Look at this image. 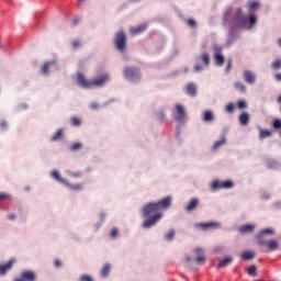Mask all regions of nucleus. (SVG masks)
I'll list each match as a JSON object with an SVG mask.
<instances>
[{
	"label": "nucleus",
	"mask_w": 281,
	"mask_h": 281,
	"mask_svg": "<svg viewBox=\"0 0 281 281\" xmlns=\"http://www.w3.org/2000/svg\"><path fill=\"white\" fill-rule=\"evenodd\" d=\"M171 203L172 198L168 195L162 200H158L157 202L145 204L144 209H142V216L147 220L144 222V224H142V226H144L146 229L154 227L162 217L160 211L169 209Z\"/></svg>",
	"instance_id": "f257e3e1"
},
{
	"label": "nucleus",
	"mask_w": 281,
	"mask_h": 281,
	"mask_svg": "<svg viewBox=\"0 0 281 281\" xmlns=\"http://www.w3.org/2000/svg\"><path fill=\"white\" fill-rule=\"evenodd\" d=\"M235 20H236L237 24L240 25V26H246V24H249V30L254 25L257 24V16H255V15L245 16L243 14V11H241L240 8L236 9Z\"/></svg>",
	"instance_id": "f03ea898"
},
{
	"label": "nucleus",
	"mask_w": 281,
	"mask_h": 281,
	"mask_svg": "<svg viewBox=\"0 0 281 281\" xmlns=\"http://www.w3.org/2000/svg\"><path fill=\"white\" fill-rule=\"evenodd\" d=\"M113 43L119 52L124 53L126 50L127 36L124 30L117 31L115 37L113 38Z\"/></svg>",
	"instance_id": "7ed1b4c3"
},
{
	"label": "nucleus",
	"mask_w": 281,
	"mask_h": 281,
	"mask_svg": "<svg viewBox=\"0 0 281 281\" xmlns=\"http://www.w3.org/2000/svg\"><path fill=\"white\" fill-rule=\"evenodd\" d=\"M124 77L132 82H137L140 78L138 68L137 67L124 68Z\"/></svg>",
	"instance_id": "20e7f679"
},
{
	"label": "nucleus",
	"mask_w": 281,
	"mask_h": 281,
	"mask_svg": "<svg viewBox=\"0 0 281 281\" xmlns=\"http://www.w3.org/2000/svg\"><path fill=\"white\" fill-rule=\"evenodd\" d=\"M186 109L181 103L175 105V121L183 123L186 121Z\"/></svg>",
	"instance_id": "39448f33"
},
{
	"label": "nucleus",
	"mask_w": 281,
	"mask_h": 281,
	"mask_svg": "<svg viewBox=\"0 0 281 281\" xmlns=\"http://www.w3.org/2000/svg\"><path fill=\"white\" fill-rule=\"evenodd\" d=\"M234 182L233 181H213L212 182V190H221V189H233Z\"/></svg>",
	"instance_id": "423d86ee"
},
{
	"label": "nucleus",
	"mask_w": 281,
	"mask_h": 281,
	"mask_svg": "<svg viewBox=\"0 0 281 281\" xmlns=\"http://www.w3.org/2000/svg\"><path fill=\"white\" fill-rule=\"evenodd\" d=\"M77 83L82 89H91L92 88V81H88L86 76L82 72L77 74Z\"/></svg>",
	"instance_id": "0eeeda50"
},
{
	"label": "nucleus",
	"mask_w": 281,
	"mask_h": 281,
	"mask_svg": "<svg viewBox=\"0 0 281 281\" xmlns=\"http://www.w3.org/2000/svg\"><path fill=\"white\" fill-rule=\"evenodd\" d=\"M259 245L267 246V251H274L279 249V241L271 240V241H265L263 239H259Z\"/></svg>",
	"instance_id": "6e6552de"
},
{
	"label": "nucleus",
	"mask_w": 281,
	"mask_h": 281,
	"mask_svg": "<svg viewBox=\"0 0 281 281\" xmlns=\"http://www.w3.org/2000/svg\"><path fill=\"white\" fill-rule=\"evenodd\" d=\"M193 254H195V262L199 265H203L206 261V258L204 256V250L202 248H195L193 249Z\"/></svg>",
	"instance_id": "1a4fd4ad"
},
{
	"label": "nucleus",
	"mask_w": 281,
	"mask_h": 281,
	"mask_svg": "<svg viewBox=\"0 0 281 281\" xmlns=\"http://www.w3.org/2000/svg\"><path fill=\"white\" fill-rule=\"evenodd\" d=\"M147 29H148V24L142 23L139 26L130 27V34H132L133 36L137 34H143Z\"/></svg>",
	"instance_id": "9d476101"
},
{
	"label": "nucleus",
	"mask_w": 281,
	"mask_h": 281,
	"mask_svg": "<svg viewBox=\"0 0 281 281\" xmlns=\"http://www.w3.org/2000/svg\"><path fill=\"white\" fill-rule=\"evenodd\" d=\"M109 80V75H103L92 80V87H103Z\"/></svg>",
	"instance_id": "9b49d317"
},
{
	"label": "nucleus",
	"mask_w": 281,
	"mask_h": 281,
	"mask_svg": "<svg viewBox=\"0 0 281 281\" xmlns=\"http://www.w3.org/2000/svg\"><path fill=\"white\" fill-rule=\"evenodd\" d=\"M15 260L14 259H10L8 261V263L4 265H0V276H5L9 271H11V269L13 268Z\"/></svg>",
	"instance_id": "f8f14e48"
},
{
	"label": "nucleus",
	"mask_w": 281,
	"mask_h": 281,
	"mask_svg": "<svg viewBox=\"0 0 281 281\" xmlns=\"http://www.w3.org/2000/svg\"><path fill=\"white\" fill-rule=\"evenodd\" d=\"M214 60L217 66L224 65V56L222 55V47H215Z\"/></svg>",
	"instance_id": "ddd939ff"
},
{
	"label": "nucleus",
	"mask_w": 281,
	"mask_h": 281,
	"mask_svg": "<svg viewBox=\"0 0 281 281\" xmlns=\"http://www.w3.org/2000/svg\"><path fill=\"white\" fill-rule=\"evenodd\" d=\"M19 281H36V274L34 271L26 270L21 273V279Z\"/></svg>",
	"instance_id": "4468645a"
},
{
	"label": "nucleus",
	"mask_w": 281,
	"mask_h": 281,
	"mask_svg": "<svg viewBox=\"0 0 281 281\" xmlns=\"http://www.w3.org/2000/svg\"><path fill=\"white\" fill-rule=\"evenodd\" d=\"M244 80L248 85H254L256 83V75L252 71L244 70Z\"/></svg>",
	"instance_id": "2eb2a0df"
},
{
	"label": "nucleus",
	"mask_w": 281,
	"mask_h": 281,
	"mask_svg": "<svg viewBox=\"0 0 281 281\" xmlns=\"http://www.w3.org/2000/svg\"><path fill=\"white\" fill-rule=\"evenodd\" d=\"M199 203H200V200L196 198H193L192 200H190L189 204H187L186 211L189 213L193 212L199 206Z\"/></svg>",
	"instance_id": "dca6fc26"
},
{
	"label": "nucleus",
	"mask_w": 281,
	"mask_h": 281,
	"mask_svg": "<svg viewBox=\"0 0 281 281\" xmlns=\"http://www.w3.org/2000/svg\"><path fill=\"white\" fill-rule=\"evenodd\" d=\"M52 66H56V61H47L44 63L42 68H40V71L42 72L43 76H48V70L50 69Z\"/></svg>",
	"instance_id": "f3484780"
},
{
	"label": "nucleus",
	"mask_w": 281,
	"mask_h": 281,
	"mask_svg": "<svg viewBox=\"0 0 281 281\" xmlns=\"http://www.w3.org/2000/svg\"><path fill=\"white\" fill-rule=\"evenodd\" d=\"M238 122L241 126H247L250 122V114L249 113H241L240 116H238Z\"/></svg>",
	"instance_id": "a211bd4d"
},
{
	"label": "nucleus",
	"mask_w": 281,
	"mask_h": 281,
	"mask_svg": "<svg viewBox=\"0 0 281 281\" xmlns=\"http://www.w3.org/2000/svg\"><path fill=\"white\" fill-rule=\"evenodd\" d=\"M220 224L217 223H200V224H195V227L198 228H202L203 231L210 229V228H214V227H218Z\"/></svg>",
	"instance_id": "6ab92c4d"
},
{
	"label": "nucleus",
	"mask_w": 281,
	"mask_h": 281,
	"mask_svg": "<svg viewBox=\"0 0 281 281\" xmlns=\"http://www.w3.org/2000/svg\"><path fill=\"white\" fill-rule=\"evenodd\" d=\"M231 263H233V257H225L223 260H220L217 268H227Z\"/></svg>",
	"instance_id": "aec40b11"
},
{
	"label": "nucleus",
	"mask_w": 281,
	"mask_h": 281,
	"mask_svg": "<svg viewBox=\"0 0 281 281\" xmlns=\"http://www.w3.org/2000/svg\"><path fill=\"white\" fill-rule=\"evenodd\" d=\"M187 94H189L191 98H194L196 95V86L193 83H189L186 87Z\"/></svg>",
	"instance_id": "412c9836"
},
{
	"label": "nucleus",
	"mask_w": 281,
	"mask_h": 281,
	"mask_svg": "<svg viewBox=\"0 0 281 281\" xmlns=\"http://www.w3.org/2000/svg\"><path fill=\"white\" fill-rule=\"evenodd\" d=\"M64 186H66L67 189L71 191H81L82 190V183L71 184L70 182H65Z\"/></svg>",
	"instance_id": "4be33fe9"
},
{
	"label": "nucleus",
	"mask_w": 281,
	"mask_h": 281,
	"mask_svg": "<svg viewBox=\"0 0 281 281\" xmlns=\"http://www.w3.org/2000/svg\"><path fill=\"white\" fill-rule=\"evenodd\" d=\"M202 120L206 123L214 121V113L212 111H204Z\"/></svg>",
	"instance_id": "5701e85b"
},
{
	"label": "nucleus",
	"mask_w": 281,
	"mask_h": 281,
	"mask_svg": "<svg viewBox=\"0 0 281 281\" xmlns=\"http://www.w3.org/2000/svg\"><path fill=\"white\" fill-rule=\"evenodd\" d=\"M273 234H274V231L272 228L262 229L259 233L258 240H262L263 236H266V235H273Z\"/></svg>",
	"instance_id": "b1692460"
},
{
	"label": "nucleus",
	"mask_w": 281,
	"mask_h": 281,
	"mask_svg": "<svg viewBox=\"0 0 281 281\" xmlns=\"http://www.w3.org/2000/svg\"><path fill=\"white\" fill-rule=\"evenodd\" d=\"M50 177H53L55 180H57L59 183L64 184L67 182V180H65L64 178L60 177L58 171H53L50 172Z\"/></svg>",
	"instance_id": "393cba45"
},
{
	"label": "nucleus",
	"mask_w": 281,
	"mask_h": 281,
	"mask_svg": "<svg viewBox=\"0 0 281 281\" xmlns=\"http://www.w3.org/2000/svg\"><path fill=\"white\" fill-rule=\"evenodd\" d=\"M255 229V226L252 224H247V225H243L240 228H239V232L240 233H252Z\"/></svg>",
	"instance_id": "a878e982"
},
{
	"label": "nucleus",
	"mask_w": 281,
	"mask_h": 281,
	"mask_svg": "<svg viewBox=\"0 0 281 281\" xmlns=\"http://www.w3.org/2000/svg\"><path fill=\"white\" fill-rule=\"evenodd\" d=\"M64 137V131L63 130H58V132H56L54 134V136H50V142H57L59 139H63Z\"/></svg>",
	"instance_id": "bb28decb"
},
{
	"label": "nucleus",
	"mask_w": 281,
	"mask_h": 281,
	"mask_svg": "<svg viewBox=\"0 0 281 281\" xmlns=\"http://www.w3.org/2000/svg\"><path fill=\"white\" fill-rule=\"evenodd\" d=\"M255 257H256V254H254V251H250V250L244 251V252L241 254V259H244V260H251V259H254Z\"/></svg>",
	"instance_id": "cd10ccee"
},
{
	"label": "nucleus",
	"mask_w": 281,
	"mask_h": 281,
	"mask_svg": "<svg viewBox=\"0 0 281 281\" xmlns=\"http://www.w3.org/2000/svg\"><path fill=\"white\" fill-rule=\"evenodd\" d=\"M201 60H202V63H203L204 66H210V64H211L210 54L203 53V54L201 55Z\"/></svg>",
	"instance_id": "c85d7f7f"
},
{
	"label": "nucleus",
	"mask_w": 281,
	"mask_h": 281,
	"mask_svg": "<svg viewBox=\"0 0 281 281\" xmlns=\"http://www.w3.org/2000/svg\"><path fill=\"white\" fill-rule=\"evenodd\" d=\"M111 271V266L110 265H104L103 269H101V277L102 278H108L109 273Z\"/></svg>",
	"instance_id": "c756f323"
},
{
	"label": "nucleus",
	"mask_w": 281,
	"mask_h": 281,
	"mask_svg": "<svg viewBox=\"0 0 281 281\" xmlns=\"http://www.w3.org/2000/svg\"><path fill=\"white\" fill-rule=\"evenodd\" d=\"M225 143H226L225 137H222L221 139H218L217 142L214 143L212 149L217 150L220 147L225 145Z\"/></svg>",
	"instance_id": "7c9ffc66"
},
{
	"label": "nucleus",
	"mask_w": 281,
	"mask_h": 281,
	"mask_svg": "<svg viewBox=\"0 0 281 281\" xmlns=\"http://www.w3.org/2000/svg\"><path fill=\"white\" fill-rule=\"evenodd\" d=\"M256 272H257V267L255 265H250L247 269V273L250 277H256Z\"/></svg>",
	"instance_id": "2f4dec72"
},
{
	"label": "nucleus",
	"mask_w": 281,
	"mask_h": 281,
	"mask_svg": "<svg viewBox=\"0 0 281 281\" xmlns=\"http://www.w3.org/2000/svg\"><path fill=\"white\" fill-rule=\"evenodd\" d=\"M70 123H71V125L72 126H76V127H79V126H81V120H80V117H71L70 119Z\"/></svg>",
	"instance_id": "473e14b6"
},
{
	"label": "nucleus",
	"mask_w": 281,
	"mask_h": 281,
	"mask_svg": "<svg viewBox=\"0 0 281 281\" xmlns=\"http://www.w3.org/2000/svg\"><path fill=\"white\" fill-rule=\"evenodd\" d=\"M235 88L240 91L241 93H245L246 92V86L243 85L241 82H236L235 83Z\"/></svg>",
	"instance_id": "72a5a7b5"
},
{
	"label": "nucleus",
	"mask_w": 281,
	"mask_h": 281,
	"mask_svg": "<svg viewBox=\"0 0 281 281\" xmlns=\"http://www.w3.org/2000/svg\"><path fill=\"white\" fill-rule=\"evenodd\" d=\"M271 68L274 70H280L281 69V59H277L274 63H272Z\"/></svg>",
	"instance_id": "f704fd0d"
},
{
	"label": "nucleus",
	"mask_w": 281,
	"mask_h": 281,
	"mask_svg": "<svg viewBox=\"0 0 281 281\" xmlns=\"http://www.w3.org/2000/svg\"><path fill=\"white\" fill-rule=\"evenodd\" d=\"M270 135H271V132H269V131H267V130H261V131H260V139L270 137Z\"/></svg>",
	"instance_id": "c9c22d12"
},
{
	"label": "nucleus",
	"mask_w": 281,
	"mask_h": 281,
	"mask_svg": "<svg viewBox=\"0 0 281 281\" xmlns=\"http://www.w3.org/2000/svg\"><path fill=\"white\" fill-rule=\"evenodd\" d=\"M175 236H176V231L171 229L169 231V233H167V235H165V239L172 240Z\"/></svg>",
	"instance_id": "e433bc0d"
},
{
	"label": "nucleus",
	"mask_w": 281,
	"mask_h": 281,
	"mask_svg": "<svg viewBox=\"0 0 281 281\" xmlns=\"http://www.w3.org/2000/svg\"><path fill=\"white\" fill-rule=\"evenodd\" d=\"M81 148H82V145L80 143H75L71 145L70 150L77 151V150H80Z\"/></svg>",
	"instance_id": "4c0bfd02"
},
{
	"label": "nucleus",
	"mask_w": 281,
	"mask_h": 281,
	"mask_svg": "<svg viewBox=\"0 0 281 281\" xmlns=\"http://www.w3.org/2000/svg\"><path fill=\"white\" fill-rule=\"evenodd\" d=\"M258 8H259V2L252 1V2L249 3V10L250 11L257 10Z\"/></svg>",
	"instance_id": "58836bf2"
},
{
	"label": "nucleus",
	"mask_w": 281,
	"mask_h": 281,
	"mask_svg": "<svg viewBox=\"0 0 281 281\" xmlns=\"http://www.w3.org/2000/svg\"><path fill=\"white\" fill-rule=\"evenodd\" d=\"M272 127H274L276 130H281V120H274V122H272Z\"/></svg>",
	"instance_id": "ea45409f"
},
{
	"label": "nucleus",
	"mask_w": 281,
	"mask_h": 281,
	"mask_svg": "<svg viewBox=\"0 0 281 281\" xmlns=\"http://www.w3.org/2000/svg\"><path fill=\"white\" fill-rule=\"evenodd\" d=\"M79 281H93V279L90 274H82V277L79 278Z\"/></svg>",
	"instance_id": "a19ab883"
},
{
	"label": "nucleus",
	"mask_w": 281,
	"mask_h": 281,
	"mask_svg": "<svg viewBox=\"0 0 281 281\" xmlns=\"http://www.w3.org/2000/svg\"><path fill=\"white\" fill-rule=\"evenodd\" d=\"M238 109L243 110L247 108V103L244 100L237 102Z\"/></svg>",
	"instance_id": "79ce46f5"
},
{
	"label": "nucleus",
	"mask_w": 281,
	"mask_h": 281,
	"mask_svg": "<svg viewBox=\"0 0 281 281\" xmlns=\"http://www.w3.org/2000/svg\"><path fill=\"white\" fill-rule=\"evenodd\" d=\"M234 109H235L234 103H228V105H226V108H225L226 112H228V113H233Z\"/></svg>",
	"instance_id": "37998d69"
},
{
	"label": "nucleus",
	"mask_w": 281,
	"mask_h": 281,
	"mask_svg": "<svg viewBox=\"0 0 281 281\" xmlns=\"http://www.w3.org/2000/svg\"><path fill=\"white\" fill-rule=\"evenodd\" d=\"M187 24H189L190 27L195 29L196 27V23L193 19H190L187 21Z\"/></svg>",
	"instance_id": "c03bdc74"
},
{
	"label": "nucleus",
	"mask_w": 281,
	"mask_h": 281,
	"mask_svg": "<svg viewBox=\"0 0 281 281\" xmlns=\"http://www.w3.org/2000/svg\"><path fill=\"white\" fill-rule=\"evenodd\" d=\"M68 175H69V177H71V178H79V177L82 176L81 172H71V171H69Z\"/></svg>",
	"instance_id": "a18cd8bd"
},
{
	"label": "nucleus",
	"mask_w": 281,
	"mask_h": 281,
	"mask_svg": "<svg viewBox=\"0 0 281 281\" xmlns=\"http://www.w3.org/2000/svg\"><path fill=\"white\" fill-rule=\"evenodd\" d=\"M71 45H72V48L77 49V48H79L81 46V43H80L79 40H76V41L72 42Z\"/></svg>",
	"instance_id": "49530a36"
},
{
	"label": "nucleus",
	"mask_w": 281,
	"mask_h": 281,
	"mask_svg": "<svg viewBox=\"0 0 281 281\" xmlns=\"http://www.w3.org/2000/svg\"><path fill=\"white\" fill-rule=\"evenodd\" d=\"M117 234H119L117 228H112V231H111V233H110V236L114 238V237L117 236Z\"/></svg>",
	"instance_id": "de8ad7c7"
},
{
	"label": "nucleus",
	"mask_w": 281,
	"mask_h": 281,
	"mask_svg": "<svg viewBox=\"0 0 281 281\" xmlns=\"http://www.w3.org/2000/svg\"><path fill=\"white\" fill-rule=\"evenodd\" d=\"M233 68V60H228V66H226V71H229Z\"/></svg>",
	"instance_id": "09e8293b"
},
{
	"label": "nucleus",
	"mask_w": 281,
	"mask_h": 281,
	"mask_svg": "<svg viewBox=\"0 0 281 281\" xmlns=\"http://www.w3.org/2000/svg\"><path fill=\"white\" fill-rule=\"evenodd\" d=\"M165 119H166L165 113H162V112L158 113V120L165 121Z\"/></svg>",
	"instance_id": "8fccbe9b"
},
{
	"label": "nucleus",
	"mask_w": 281,
	"mask_h": 281,
	"mask_svg": "<svg viewBox=\"0 0 281 281\" xmlns=\"http://www.w3.org/2000/svg\"><path fill=\"white\" fill-rule=\"evenodd\" d=\"M193 70H195V72H200L202 70V66L196 65L195 67H193Z\"/></svg>",
	"instance_id": "3c124183"
},
{
	"label": "nucleus",
	"mask_w": 281,
	"mask_h": 281,
	"mask_svg": "<svg viewBox=\"0 0 281 281\" xmlns=\"http://www.w3.org/2000/svg\"><path fill=\"white\" fill-rule=\"evenodd\" d=\"M0 126H1L3 130H7L8 123H7L5 121H2V122H0Z\"/></svg>",
	"instance_id": "603ef678"
},
{
	"label": "nucleus",
	"mask_w": 281,
	"mask_h": 281,
	"mask_svg": "<svg viewBox=\"0 0 281 281\" xmlns=\"http://www.w3.org/2000/svg\"><path fill=\"white\" fill-rule=\"evenodd\" d=\"M54 265H55V268H60L61 262H60V260L56 259V260L54 261Z\"/></svg>",
	"instance_id": "864d4df0"
},
{
	"label": "nucleus",
	"mask_w": 281,
	"mask_h": 281,
	"mask_svg": "<svg viewBox=\"0 0 281 281\" xmlns=\"http://www.w3.org/2000/svg\"><path fill=\"white\" fill-rule=\"evenodd\" d=\"M274 78H276V80H277L278 82H281V72L274 75Z\"/></svg>",
	"instance_id": "5fc2aeb1"
},
{
	"label": "nucleus",
	"mask_w": 281,
	"mask_h": 281,
	"mask_svg": "<svg viewBox=\"0 0 281 281\" xmlns=\"http://www.w3.org/2000/svg\"><path fill=\"white\" fill-rule=\"evenodd\" d=\"M8 218L11 220V221H14V218H16V215H14V214H9Z\"/></svg>",
	"instance_id": "6e6d98bb"
},
{
	"label": "nucleus",
	"mask_w": 281,
	"mask_h": 281,
	"mask_svg": "<svg viewBox=\"0 0 281 281\" xmlns=\"http://www.w3.org/2000/svg\"><path fill=\"white\" fill-rule=\"evenodd\" d=\"M90 108H92L93 110H97V109L99 108V105H98V103H92V104L90 105Z\"/></svg>",
	"instance_id": "4d7b16f0"
},
{
	"label": "nucleus",
	"mask_w": 281,
	"mask_h": 281,
	"mask_svg": "<svg viewBox=\"0 0 281 281\" xmlns=\"http://www.w3.org/2000/svg\"><path fill=\"white\" fill-rule=\"evenodd\" d=\"M186 261L190 262L191 261V257L190 256H186Z\"/></svg>",
	"instance_id": "13d9d810"
},
{
	"label": "nucleus",
	"mask_w": 281,
	"mask_h": 281,
	"mask_svg": "<svg viewBox=\"0 0 281 281\" xmlns=\"http://www.w3.org/2000/svg\"><path fill=\"white\" fill-rule=\"evenodd\" d=\"M21 108L27 109V104H22Z\"/></svg>",
	"instance_id": "bf43d9fd"
},
{
	"label": "nucleus",
	"mask_w": 281,
	"mask_h": 281,
	"mask_svg": "<svg viewBox=\"0 0 281 281\" xmlns=\"http://www.w3.org/2000/svg\"><path fill=\"white\" fill-rule=\"evenodd\" d=\"M278 45L281 47V38L278 40Z\"/></svg>",
	"instance_id": "052dcab7"
},
{
	"label": "nucleus",
	"mask_w": 281,
	"mask_h": 281,
	"mask_svg": "<svg viewBox=\"0 0 281 281\" xmlns=\"http://www.w3.org/2000/svg\"><path fill=\"white\" fill-rule=\"evenodd\" d=\"M278 102H281V95L278 98Z\"/></svg>",
	"instance_id": "680f3d73"
},
{
	"label": "nucleus",
	"mask_w": 281,
	"mask_h": 281,
	"mask_svg": "<svg viewBox=\"0 0 281 281\" xmlns=\"http://www.w3.org/2000/svg\"><path fill=\"white\" fill-rule=\"evenodd\" d=\"M79 1H81V2H82V1H85V0H79Z\"/></svg>",
	"instance_id": "e2e57ef3"
}]
</instances>
